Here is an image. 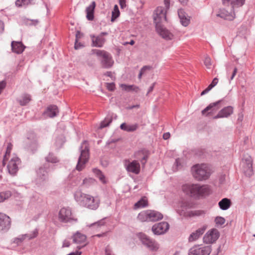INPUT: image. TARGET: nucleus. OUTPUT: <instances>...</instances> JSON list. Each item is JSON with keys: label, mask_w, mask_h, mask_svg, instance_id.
Returning a JSON list of instances; mask_svg holds the SVG:
<instances>
[{"label": "nucleus", "mask_w": 255, "mask_h": 255, "mask_svg": "<svg viewBox=\"0 0 255 255\" xmlns=\"http://www.w3.org/2000/svg\"><path fill=\"white\" fill-rule=\"evenodd\" d=\"M166 10L162 6H158L155 9L153 19L155 25L156 24H160L163 21L166 20Z\"/></svg>", "instance_id": "4468645a"}, {"label": "nucleus", "mask_w": 255, "mask_h": 255, "mask_svg": "<svg viewBox=\"0 0 255 255\" xmlns=\"http://www.w3.org/2000/svg\"><path fill=\"white\" fill-rule=\"evenodd\" d=\"M217 16L225 19L232 20L235 17V14L234 11V9L232 8L230 12L228 11L225 9L221 10L220 13L217 14Z\"/></svg>", "instance_id": "4be33fe9"}, {"label": "nucleus", "mask_w": 255, "mask_h": 255, "mask_svg": "<svg viewBox=\"0 0 255 255\" xmlns=\"http://www.w3.org/2000/svg\"><path fill=\"white\" fill-rule=\"evenodd\" d=\"M107 88L110 91H113L115 89V84L114 83H107Z\"/></svg>", "instance_id": "603ef678"}, {"label": "nucleus", "mask_w": 255, "mask_h": 255, "mask_svg": "<svg viewBox=\"0 0 255 255\" xmlns=\"http://www.w3.org/2000/svg\"><path fill=\"white\" fill-rule=\"evenodd\" d=\"M183 5H186L188 4V0H178Z\"/></svg>", "instance_id": "774afa93"}, {"label": "nucleus", "mask_w": 255, "mask_h": 255, "mask_svg": "<svg viewBox=\"0 0 255 255\" xmlns=\"http://www.w3.org/2000/svg\"><path fill=\"white\" fill-rule=\"evenodd\" d=\"M70 245V242L67 240H65L63 242L62 247H69Z\"/></svg>", "instance_id": "13d9d810"}, {"label": "nucleus", "mask_w": 255, "mask_h": 255, "mask_svg": "<svg viewBox=\"0 0 255 255\" xmlns=\"http://www.w3.org/2000/svg\"><path fill=\"white\" fill-rule=\"evenodd\" d=\"M212 251L211 247L194 246L188 252L189 255H209Z\"/></svg>", "instance_id": "9b49d317"}, {"label": "nucleus", "mask_w": 255, "mask_h": 255, "mask_svg": "<svg viewBox=\"0 0 255 255\" xmlns=\"http://www.w3.org/2000/svg\"><path fill=\"white\" fill-rule=\"evenodd\" d=\"M164 3L166 9H168L170 6V0H164Z\"/></svg>", "instance_id": "680f3d73"}, {"label": "nucleus", "mask_w": 255, "mask_h": 255, "mask_svg": "<svg viewBox=\"0 0 255 255\" xmlns=\"http://www.w3.org/2000/svg\"><path fill=\"white\" fill-rule=\"evenodd\" d=\"M80 155L78 158L76 169L81 171L85 166L86 163L88 162L89 157V148L88 143L87 141H84L80 147Z\"/></svg>", "instance_id": "39448f33"}, {"label": "nucleus", "mask_w": 255, "mask_h": 255, "mask_svg": "<svg viewBox=\"0 0 255 255\" xmlns=\"http://www.w3.org/2000/svg\"><path fill=\"white\" fill-rule=\"evenodd\" d=\"M11 220L6 214L0 213V231L2 232H7L10 228Z\"/></svg>", "instance_id": "ddd939ff"}, {"label": "nucleus", "mask_w": 255, "mask_h": 255, "mask_svg": "<svg viewBox=\"0 0 255 255\" xmlns=\"http://www.w3.org/2000/svg\"><path fill=\"white\" fill-rule=\"evenodd\" d=\"M37 232H34L32 234H26L24 235H21L18 237L15 238L13 240V243L20 245L25 239L27 238L28 240L34 238L37 236Z\"/></svg>", "instance_id": "b1692460"}, {"label": "nucleus", "mask_w": 255, "mask_h": 255, "mask_svg": "<svg viewBox=\"0 0 255 255\" xmlns=\"http://www.w3.org/2000/svg\"><path fill=\"white\" fill-rule=\"evenodd\" d=\"M96 6V2L92 1L91 4L86 9V17L89 20H92L94 19V12Z\"/></svg>", "instance_id": "7c9ffc66"}, {"label": "nucleus", "mask_w": 255, "mask_h": 255, "mask_svg": "<svg viewBox=\"0 0 255 255\" xmlns=\"http://www.w3.org/2000/svg\"><path fill=\"white\" fill-rule=\"evenodd\" d=\"M137 218L141 222H149L148 210L144 211L139 213Z\"/></svg>", "instance_id": "79ce46f5"}, {"label": "nucleus", "mask_w": 255, "mask_h": 255, "mask_svg": "<svg viewBox=\"0 0 255 255\" xmlns=\"http://www.w3.org/2000/svg\"><path fill=\"white\" fill-rule=\"evenodd\" d=\"M157 32L164 39L171 40L173 35L168 29L161 24H156L155 25Z\"/></svg>", "instance_id": "a211bd4d"}, {"label": "nucleus", "mask_w": 255, "mask_h": 255, "mask_svg": "<svg viewBox=\"0 0 255 255\" xmlns=\"http://www.w3.org/2000/svg\"><path fill=\"white\" fill-rule=\"evenodd\" d=\"M175 164L176 165V166L177 168H179L180 165H181V160L179 158H177L176 159L175 162Z\"/></svg>", "instance_id": "052dcab7"}, {"label": "nucleus", "mask_w": 255, "mask_h": 255, "mask_svg": "<svg viewBox=\"0 0 255 255\" xmlns=\"http://www.w3.org/2000/svg\"><path fill=\"white\" fill-rule=\"evenodd\" d=\"M11 195V192L9 191H6L0 193V203L4 201L5 200L8 199Z\"/></svg>", "instance_id": "37998d69"}, {"label": "nucleus", "mask_w": 255, "mask_h": 255, "mask_svg": "<svg viewBox=\"0 0 255 255\" xmlns=\"http://www.w3.org/2000/svg\"><path fill=\"white\" fill-rule=\"evenodd\" d=\"M59 113L58 107L55 105H51L49 106L46 111L44 112V115L50 118H53L57 116Z\"/></svg>", "instance_id": "c756f323"}, {"label": "nucleus", "mask_w": 255, "mask_h": 255, "mask_svg": "<svg viewBox=\"0 0 255 255\" xmlns=\"http://www.w3.org/2000/svg\"><path fill=\"white\" fill-rule=\"evenodd\" d=\"M91 37L92 40V46L94 47H102L106 41L105 39L102 37V35H99L95 36L91 35Z\"/></svg>", "instance_id": "bb28decb"}, {"label": "nucleus", "mask_w": 255, "mask_h": 255, "mask_svg": "<svg viewBox=\"0 0 255 255\" xmlns=\"http://www.w3.org/2000/svg\"><path fill=\"white\" fill-rule=\"evenodd\" d=\"M95 182V180L92 178H86L83 181V184L85 185L86 186H89L94 184Z\"/></svg>", "instance_id": "de8ad7c7"}, {"label": "nucleus", "mask_w": 255, "mask_h": 255, "mask_svg": "<svg viewBox=\"0 0 255 255\" xmlns=\"http://www.w3.org/2000/svg\"><path fill=\"white\" fill-rule=\"evenodd\" d=\"M93 52L102 58L101 64L103 67L109 68L113 66L114 61L110 53L105 50L99 49L93 50Z\"/></svg>", "instance_id": "0eeeda50"}, {"label": "nucleus", "mask_w": 255, "mask_h": 255, "mask_svg": "<svg viewBox=\"0 0 255 255\" xmlns=\"http://www.w3.org/2000/svg\"><path fill=\"white\" fill-rule=\"evenodd\" d=\"M12 148V144L11 143H8L7 145L6 152L5 155H4L3 161H2V165L4 166L6 164V161L8 159V156H9L11 151Z\"/></svg>", "instance_id": "ea45409f"}, {"label": "nucleus", "mask_w": 255, "mask_h": 255, "mask_svg": "<svg viewBox=\"0 0 255 255\" xmlns=\"http://www.w3.org/2000/svg\"><path fill=\"white\" fill-rule=\"evenodd\" d=\"M38 23V21L36 19H28L27 21V24L35 25Z\"/></svg>", "instance_id": "5fc2aeb1"}, {"label": "nucleus", "mask_w": 255, "mask_h": 255, "mask_svg": "<svg viewBox=\"0 0 255 255\" xmlns=\"http://www.w3.org/2000/svg\"><path fill=\"white\" fill-rule=\"evenodd\" d=\"M148 202L146 198H142L139 201L135 203L134 208H144L147 206Z\"/></svg>", "instance_id": "a19ab883"}, {"label": "nucleus", "mask_w": 255, "mask_h": 255, "mask_svg": "<svg viewBox=\"0 0 255 255\" xmlns=\"http://www.w3.org/2000/svg\"><path fill=\"white\" fill-rule=\"evenodd\" d=\"M31 100V97L29 94H24L18 101L21 106H23L26 105Z\"/></svg>", "instance_id": "72a5a7b5"}, {"label": "nucleus", "mask_w": 255, "mask_h": 255, "mask_svg": "<svg viewBox=\"0 0 255 255\" xmlns=\"http://www.w3.org/2000/svg\"><path fill=\"white\" fill-rule=\"evenodd\" d=\"M150 69V66H143L140 70V72L139 73V75H138V78L139 79H140L141 78V77H142V74L144 73V72L146 70H149Z\"/></svg>", "instance_id": "8fccbe9b"}, {"label": "nucleus", "mask_w": 255, "mask_h": 255, "mask_svg": "<svg viewBox=\"0 0 255 255\" xmlns=\"http://www.w3.org/2000/svg\"><path fill=\"white\" fill-rule=\"evenodd\" d=\"M170 134L169 132L164 133L163 135V138L164 139H167L170 137Z\"/></svg>", "instance_id": "338daca9"}, {"label": "nucleus", "mask_w": 255, "mask_h": 255, "mask_svg": "<svg viewBox=\"0 0 255 255\" xmlns=\"http://www.w3.org/2000/svg\"><path fill=\"white\" fill-rule=\"evenodd\" d=\"M105 254H106V255H115L113 253V252H112L111 248L109 246L106 247V248L105 249Z\"/></svg>", "instance_id": "864d4df0"}, {"label": "nucleus", "mask_w": 255, "mask_h": 255, "mask_svg": "<svg viewBox=\"0 0 255 255\" xmlns=\"http://www.w3.org/2000/svg\"><path fill=\"white\" fill-rule=\"evenodd\" d=\"M120 86L123 90L127 91H133L135 92H138L139 91V87L135 85H127L126 84H122Z\"/></svg>", "instance_id": "4c0bfd02"}, {"label": "nucleus", "mask_w": 255, "mask_h": 255, "mask_svg": "<svg viewBox=\"0 0 255 255\" xmlns=\"http://www.w3.org/2000/svg\"><path fill=\"white\" fill-rule=\"evenodd\" d=\"M163 218L162 214L156 211L148 210L149 222H155Z\"/></svg>", "instance_id": "cd10ccee"}, {"label": "nucleus", "mask_w": 255, "mask_h": 255, "mask_svg": "<svg viewBox=\"0 0 255 255\" xmlns=\"http://www.w3.org/2000/svg\"><path fill=\"white\" fill-rule=\"evenodd\" d=\"M178 14L180 18V22L184 26H187L190 23V18L183 9L178 10Z\"/></svg>", "instance_id": "a878e982"}, {"label": "nucleus", "mask_w": 255, "mask_h": 255, "mask_svg": "<svg viewBox=\"0 0 255 255\" xmlns=\"http://www.w3.org/2000/svg\"><path fill=\"white\" fill-rule=\"evenodd\" d=\"M33 0H16L15 5L18 7L26 6L30 4Z\"/></svg>", "instance_id": "c03bdc74"}, {"label": "nucleus", "mask_w": 255, "mask_h": 255, "mask_svg": "<svg viewBox=\"0 0 255 255\" xmlns=\"http://www.w3.org/2000/svg\"><path fill=\"white\" fill-rule=\"evenodd\" d=\"M237 71H238L237 68H235L234 69V71L233 72V73L232 74V76L230 78V80H229L230 82H231V80H232L234 78L235 75H236V74L237 73Z\"/></svg>", "instance_id": "bf43d9fd"}, {"label": "nucleus", "mask_w": 255, "mask_h": 255, "mask_svg": "<svg viewBox=\"0 0 255 255\" xmlns=\"http://www.w3.org/2000/svg\"><path fill=\"white\" fill-rule=\"evenodd\" d=\"M193 177L197 181H203L208 179L211 173L210 167L206 164H197L191 168Z\"/></svg>", "instance_id": "7ed1b4c3"}, {"label": "nucleus", "mask_w": 255, "mask_h": 255, "mask_svg": "<svg viewBox=\"0 0 255 255\" xmlns=\"http://www.w3.org/2000/svg\"><path fill=\"white\" fill-rule=\"evenodd\" d=\"M4 30V23L2 21L0 20V33H1L3 32Z\"/></svg>", "instance_id": "69168bd1"}, {"label": "nucleus", "mask_w": 255, "mask_h": 255, "mask_svg": "<svg viewBox=\"0 0 255 255\" xmlns=\"http://www.w3.org/2000/svg\"><path fill=\"white\" fill-rule=\"evenodd\" d=\"M120 15V11L119 9L118 6L115 5L114 7L113 11H112V16L111 17V21H114L115 19L119 17Z\"/></svg>", "instance_id": "a18cd8bd"}, {"label": "nucleus", "mask_w": 255, "mask_h": 255, "mask_svg": "<svg viewBox=\"0 0 255 255\" xmlns=\"http://www.w3.org/2000/svg\"><path fill=\"white\" fill-rule=\"evenodd\" d=\"M138 128L137 124L132 125H127L126 123H123L120 126L121 129L126 131L127 132H133L135 131Z\"/></svg>", "instance_id": "2f4dec72"}, {"label": "nucleus", "mask_w": 255, "mask_h": 255, "mask_svg": "<svg viewBox=\"0 0 255 255\" xmlns=\"http://www.w3.org/2000/svg\"><path fill=\"white\" fill-rule=\"evenodd\" d=\"M155 83H154L152 84L151 86H150V87L149 88V89L148 90L147 95L149 94L150 93H151L153 91V90L154 89V87L155 86Z\"/></svg>", "instance_id": "e2e57ef3"}, {"label": "nucleus", "mask_w": 255, "mask_h": 255, "mask_svg": "<svg viewBox=\"0 0 255 255\" xmlns=\"http://www.w3.org/2000/svg\"><path fill=\"white\" fill-rule=\"evenodd\" d=\"M221 102V101H218L210 104L205 109L202 111V115L208 116L212 115L214 112L219 109L220 107L218 106Z\"/></svg>", "instance_id": "6ab92c4d"}, {"label": "nucleus", "mask_w": 255, "mask_h": 255, "mask_svg": "<svg viewBox=\"0 0 255 255\" xmlns=\"http://www.w3.org/2000/svg\"><path fill=\"white\" fill-rule=\"evenodd\" d=\"M72 239L74 243L79 245L77 246L78 250H80L86 246V236L85 235L77 232L73 235Z\"/></svg>", "instance_id": "f3484780"}, {"label": "nucleus", "mask_w": 255, "mask_h": 255, "mask_svg": "<svg viewBox=\"0 0 255 255\" xmlns=\"http://www.w3.org/2000/svg\"><path fill=\"white\" fill-rule=\"evenodd\" d=\"M222 3L225 6H231L233 9L235 7H240L242 6L245 0H222Z\"/></svg>", "instance_id": "393cba45"}, {"label": "nucleus", "mask_w": 255, "mask_h": 255, "mask_svg": "<svg viewBox=\"0 0 255 255\" xmlns=\"http://www.w3.org/2000/svg\"><path fill=\"white\" fill-rule=\"evenodd\" d=\"M206 229V227L205 226H203L193 232L189 237V242H192L198 240L201 236V235L203 234Z\"/></svg>", "instance_id": "5701e85b"}, {"label": "nucleus", "mask_w": 255, "mask_h": 255, "mask_svg": "<svg viewBox=\"0 0 255 255\" xmlns=\"http://www.w3.org/2000/svg\"><path fill=\"white\" fill-rule=\"evenodd\" d=\"M217 225L222 226L225 223V219L222 217H217L215 219Z\"/></svg>", "instance_id": "09e8293b"}, {"label": "nucleus", "mask_w": 255, "mask_h": 255, "mask_svg": "<svg viewBox=\"0 0 255 255\" xmlns=\"http://www.w3.org/2000/svg\"><path fill=\"white\" fill-rule=\"evenodd\" d=\"M21 162L20 159L15 155H13L8 162L7 169L11 175H15L18 170V165Z\"/></svg>", "instance_id": "f8f14e48"}, {"label": "nucleus", "mask_w": 255, "mask_h": 255, "mask_svg": "<svg viewBox=\"0 0 255 255\" xmlns=\"http://www.w3.org/2000/svg\"><path fill=\"white\" fill-rule=\"evenodd\" d=\"M183 191L187 194H190L195 198H200L208 196L211 193L209 186L196 184H186L182 186Z\"/></svg>", "instance_id": "f03ea898"}, {"label": "nucleus", "mask_w": 255, "mask_h": 255, "mask_svg": "<svg viewBox=\"0 0 255 255\" xmlns=\"http://www.w3.org/2000/svg\"><path fill=\"white\" fill-rule=\"evenodd\" d=\"M219 237V233L217 229L208 231L203 237L204 243L209 244L214 243Z\"/></svg>", "instance_id": "2eb2a0df"}, {"label": "nucleus", "mask_w": 255, "mask_h": 255, "mask_svg": "<svg viewBox=\"0 0 255 255\" xmlns=\"http://www.w3.org/2000/svg\"><path fill=\"white\" fill-rule=\"evenodd\" d=\"M84 47V45L82 44L80 42H78V40L76 39L74 47L76 49H79Z\"/></svg>", "instance_id": "6e6d98bb"}, {"label": "nucleus", "mask_w": 255, "mask_h": 255, "mask_svg": "<svg viewBox=\"0 0 255 255\" xmlns=\"http://www.w3.org/2000/svg\"><path fill=\"white\" fill-rule=\"evenodd\" d=\"M105 224V222L103 220H101L97 223H94L93 225H97L98 226H103Z\"/></svg>", "instance_id": "0e129e2a"}, {"label": "nucleus", "mask_w": 255, "mask_h": 255, "mask_svg": "<svg viewBox=\"0 0 255 255\" xmlns=\"http://www.w3.org/2000/svg\"><path fill=\"white\" fill-rule=\"evenodd\" d=\"M58 217L59 221L63 223H75L78 221L71 209L68 207L62 208L59 211Z\"/></svg>", "instance_id": "423d86ee"}, {"label": "nucleus", "mask_w": 255, "mask_h": 255, "mask_svg": "<svg viewBox=\"0 0 255 255\" xmlns=\"http://www.w3.org/2000/svg\"><path fill=\"white\" fill-rule=\"evenodd\" d=\"M169 225L166 222L154 224L152 227V231L155 235H161L166 233L169 229Z\"/></svg>", "instance_id": "dca6fc26"}, {"label": "nucleus", "mask_w": 255, "mask_h": 255, "mask_svg": "<svg viewBox=\"0 0 255 255\" xmlns=\"http://www.w3.org/2000/svg\"><path fill=\"white\" fill-rule=\"evenodd\" d=\"M138 237L142 243L149 250L152 251H156L159 249V245L158 243L155 240L150 238L145 234L139 233Z\"/></svg>", "instance_id": "1a4fd4ad"}, {"label": "nucleus", "mask_w": 255, "mask_h": 255, "mask_svg": "<svg viewBox=\"0 0 255 255\" xmlns=\"http://www.w3.org/2000/svg\"><path fill=\"white\" fill-rule=\"evenodd\" d=\"M45 159L46 162L52 163H56L59 161L58 157L52 152H49L48 155L45 157Z\"/></svg>", "instance_id": "c9c22d12"}, {"label": "nucleus", "mask_w": 255, "mask_h": 255, "mask_svg": "<svg viewBox=\"0 0 255 255\" xmlns=\"http://www.w3.org/2000/svg\"><path fill=\"white\" fill-rule=\"evenodd\" d=\"M50 167V166L49 164H45L43 167L39 168L37 172V178L36 179L37 184L41 185L48 179Z\"/></svg>", "instance_id": "9d476101"}, {"label": "nucleus", "mask_w": 255, "mask_h": 255, "mask_svg": "<svg viewBox=\"0 0 255 255\" xmlns=\"http://www.w3.org/2000/svg\"><path fill=\"white\" fill-rule=\"evenodd\" d=\"M242 171L247 176L250 177L253 174V160L251 156L245 155L241 162Z\"/></svg>", "instance_id": "6e6552de"}, {"label": "nucleus", "mask_w": 255, "mask_h": 255, "mask_svg": "<svg viewBox=\"0 0 255 255\" xmlns=\"http://www.w3.org/2000/svg\"><path fill=\"white\" fill-rule=\"evenodd\" d=\"M74 199L81 206L91 210H96L99 206L100 200L91 195L78 190L74 193Z\"/></svg>", "instance_id": "f257e3e1"}, {"label": "nucleus", "mask_w": 255, "mask_h": 255, "mask_svg": "<svg viewBox=\"0 0 255 255\" xmlns=\"http://www.w3.org/2000/svg\"><path fill=\"white\" fill-rule=\"evenodd\" d=\"M119 3L121 8H124L126 7V0H119Z\"/></svg>", "instance_id": "4d7b16f0"}, {"label": "nucleus", "mask_w": 255, "mask_h": 255, "mask_svg": "<svg viewBox=\"0 0 255 255\" xmlns=\"http://www.w3.org/2000/svg\"><path fill=\"white\" fill-rule=\"evenodd\" d=\"M204 64L208 69L210 68L211 66V60L210 57H205L204 59Z\"/></svg>", "instance_id": "3c124183"}, {"label": "nucleus", "mask_w": 255, "mask_h": 255, "mask_svg": "<svg viewBox=\"0 0 255 255\" xmlns=\"http://www.w3.org/2000/svg\"><path fill=\"white\" fill-rule=\"evenodd\" d=\"M218 79L217 78H215L213 80L212 83L208 86V87L201 92V95L203 96L208 93L213 87H214L218 84Z\"/></svg>", "instance_id": "58836bf2"}, {"label": "nucleus", "mask_w": 255, "mask_h": 255, "mask_svg": "<svg viewBox=\"0 0 255 255\" xmlns=\"http://www.w3.org/2000/svg\"><path fill=\"white\" fill-rule=\"evenodd\" d=\"M192 205L187 201L182 202L180 204V207L177 209V213L181 216L192 217L195 216H203L205 215V212L203 210L189 211Z\"/></svg>", "instance_id": "20e7f679"}, {"label": "nucleus", "mask_w": 255, "mask_h": 255, "mask_svg": "<svg viewBox=\"0 0 255 255\" xmlns=\"http://www.w3.org/2000/svg\"><path fill=\"white\" fill-rule=\"evenodd\" d=\"M148 151L146 150H141L134 153V157L139 160L143 166H144L148 158Z\"/></svg>", "instance_id": "412c9836"}, {"label": "nucleus", "mask_w": 255, "mask_h": 255, "mask_svg": "<svg viewBox=\"0 0 255 255\" xmlns=\"http://www.w3.org/2000/svg\"><path fill=\"white\" fill-rule=\"evenodd\" d=\"M112 120L110 118H106L103 122H101L100 126V128H103L108 127L112 122Z\"/></svg>", "instance_id": "49530a36"}, {"label": "nucleus", "mask_w": 255, "mask_h": 255, "mask_svg": "<svg viewBox=\"0 0 255 255\" xmlns=\"http://www.w3.org/2000/svg\"><path fill=\"white\" fill-rule=\"evenodd\" d=\"M223 118H227L233 113V109L231 106H228L222 109L220 111Z\"/></svg>", "instance_id": "f704fd0d"}, {"label": "nucleus", "mask_w": 255, "mask_h": 255, "mask_svg": "<svg viewBox=\"0 0 255 255\" xmlns=\"http://www.w3.org/2000/svg\"><path fill=\"white\" fill-rule=\"evenodd\" d=\"M218 205L221 209L223 210H226L230 207L231 205V202L230 199L225 198L222 199L219 202Z\"/></svg>", "instance_id": "473e14b6"}, {"label": "nucleus", "mask_w": 255, "mask_h": 255, "mask_svg": "<svg viewBox=\"0 0 255 255\" xmlns=\"http://www.w3.org/2000/svg\"><path fill=\"white\" fill-rule=\"evenodd\" d=\"M126 169L128 172L132 173L138 174L140 172V166L138 160H133L131 162H128L126 165Z\"/></svg>", "instance_id": "aec40b11"}, {"label": "nucleus", "mask_w": 255, "mask_h": 255, "mask_svg": "<svg viewBox=\"0 0 255 255\" xmlns=\"http://www.w3.org/2000/svg\"><path fill=\"white\" fill-rule=\"evenodd\" d=\"M11 46L12 51L17 54L21 53L25 48V46L21 42L18 41H12Z\"/></svg>", "instance_id": "c85d7f7f"}, {"label": "nucleus", "mask_w": 255, "mask_h": 255, "mask_svg": "<svg viewBox=\"0 0 255 255\" xmlns=\"http://www.w3.org/2000/svg\"><path fill=\"white\" fill-rule=\"evenodd\" d=\"M93 172L94 173V174L98 178H99V180L102 183H103V184L107 183V180L105 178V177L104 175L102 173L101 171L97 168H94L93 169Z\"/></svg>", "instance_id": "e433bc0d"}]
</instances>
